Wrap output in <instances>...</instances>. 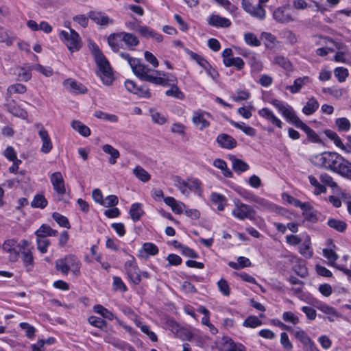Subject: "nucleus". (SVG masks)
Returning <instances> with one entry per match:
<instances>
[{
    "mask_svg": "<svg viewBox=\"0 0 351 351\" xmlns=\"http://www.w3.org/2000/svg\"><path fill=\"white\" fill-rule=\"evenodd\" d=\"M292 335H293L298 339H299L304 345L308 346L313 343L310 337L300 328H295L292 332Z\"/></svg>",
    "mask_w": 351,
    "mask_h": 351,
    "instance_id": "nucleus-33",
    "label": "nucleus"
},
{
    "mask_svg": "<svg viewBox=\"0 0 351 351\" xmlns=\"http://www.w3.org/2000/svg\"><path fill=\"white\" fill-rule=\"evenodd\" d=\"M304 218L311 222L315 223L318 220L317 211L314 210L310 204L303 210Z\"/></svg>",
    "mask_w": 351,
    "mask_h": 351,
    "instance_id": "nucleus-45",
    "label": "nucleus"
},
{
    "mask_svg": "<svg viewBox=\"0 0 351 351\" xmlns=\"http://www.w3.org/2000/svg\"><path fill=\"white\" fill-rule=\"evenodd\" d=\"M21 252V258L23 262L24 263L26 267L32 266L34 264V258L32 250L30 249H27V250H23Z\"/></svg>",
    "mask_w": 351,
    "mask_h": 351,
    "instance_id": "nucleus-53",
    "label": "nucleus"
},
{
    "mask_svg": "<svg viewBox=\"0 0 351 351\" xmlns=\"http://www.w3.org/2000/svg\"><path fill=\"white\" fill-rule=\"evenodd\" d=\"M142 250L152 256L156 255L158 253V247L152 243H145L143 245Z\"/></svg>",
    "mask_w": 351,
    "mask_h": 351,
    "instance_id": "nucleus-63",
    "label": "nucleus"
},
{
    "mask_svg": "<svg viewBox=\"0 0 351 351\" xmlns=\"http://www.w3.org/2000/svg\"><path fill=\"white\" fill-rule=\"evenodd\" d=\"M119 56L123 59L128 61L134 74L141 80L146 81L156 85L167 86L168 80L162 77L154 75V74L162 75L165 77V73H161L157 70H152L147 65L143 64L141 60L138 58H132L128 53L119 52Z\"/></svg>",
    "mask_w": 351,
    "mask_h": 351,
    "instance_id": "nucleus-1",
    "label": "nucleus"
},
{
    "mask_svg": "<svg viewBox=\"0 0 351 351\" xmlns=\"http://www.w3.org/2000/svg\"><path fill=\"white\" fill-rule=\"evenodd\" d=\"M245 43L252 47H258L261 45V41L257 38L256 36L251 32H247L244 35Z\"/></svg>",
    "mask_w": 351,
    "mask_h": 351,
    "instance_id": "nucleus-52",
    "label": "nucleus"
},
{
    "mask_svg": "<svg viewBox=\"0 0 351 351\" xmlns=\"http://www.w3.org/2000/svg\"><path fill=\"white\" fill-rule=\"evenodd\" d=\"M71 127L83 136L87 137L90 134V130L89 128L80 121H73L71 123Z\"/></svg>",
    "mask_w": 351,
    "mask_h": 351,
    "instance_id": "nucleus-34",
    "label": "nucleus"
},
{
    "mask_svg": "<svg viewBox=\"0 0 351 351\" xmlns=\"http://www.w3.org/2000/svg\"><path fill=\"white\" fill-rule=\"evenodd\" d=\"M47 199L43 195L36 194L34 195L33 200L31 202V206L33 208L43 209L47 206Z\"/></svg>",
    "mask_w": 351,
    "mask_h": 351,
    "instance_id": "nucleus-36",
    "label": "nucleus"
},
{
    "mask_svg": "<svg viewBox=\"0 0 351 351\" xmlns=\"http://www.w3.org/2000/svg\"><path fill=\"white\" fill-rule=\"evenodd\" d=\"M102 150L109 155H110V158H109V163L111 165H114L117 162V159L119 158L120 154L118 149L114 148L112 145L106 144L102 147Z\"/></svg>",
    "mask_w": 351,
    "mask_h": 351,
    "instance_id": "nucleus-31",
    "label": "nucleus"
},
{
    "mask_svg": "<svg viewBox=\"0 0 351 351\" xmlns=\"http://www.w3.org/2000/svg\"><path fill=\"white\" fill-rule=\"evenodd\" d=\"M210 199L213 203L217 204L218 210H223L226 202V199L224 195L217 193H213L210 195Z\"/></svg>",
    "mask_w": 351,
    "mask_h": 351,
    "instance_id": "nucleus-35",
    "label": "nucleus"
},
{
    "mask_svg": "<svg viewBox=\"0 0 351 351\" xmlns=\"http://www.w3.org/2000/svg\"><path fill=\"white\" fill-rule=\"evenodd\" d=\"M27 91V87L19 83L10 85L7 88V94L12 95L13 94H23Z\"/></svg>",
    "mask_w": 351,
    "mask_h": 351,
    "instance_id": "nucleus-39",
    "label": "nucleus"
},
{
    "mask_svg": "<svg viewBox=\"0 0 351 351\" xmlns=\"http://www.w3.org/2000/svg\"><path fill=\"white\" fill-rule=\"evenodd\" d=\"M317 165L328 170L337 172L343 156L336 152H325L315 156Z\"/></svg>",
    "mask_w": 351,
    "mask_h": 351,
    "instance_id": "nucleus-4",
    "label": "nucleus"
},
{
    "mask_svg": "<svg viewBox=\"0 0 351 351\" xmlns=\"http://www.w3.org/2000/svg\"><path fill=\"white\" fill-rule=\"evenodd\" d=\"M88 321L90 325L100 329H102L107 324L105 320L96 316L89 317Z\"/></svg>",
    "mask_w": 351,
    "mask_h": 351,
    "instance_id": "nucleus-58",
    "label": "nucleus"
},
{
    "mask_svg": "<svg viewBox=\"0 0 351 351\" xmlns=\"http://www.w3.org/2000/svg\"><path fill=\"white\" fill-rule=\"evenodd\" d=\"M310 244V240L307 239L305 240L304 242L299 247L300 253L306 258H311L313 255V252L311 250Z\"/></svg>",
    "mask_w": 351,
    "mask_h": 351,
    "instance_id": "nucleus-49",
    "label": "nucleus"
},
{
    "mask_svg": "<svg viewBox=\"0 0 351 351\" xmlns=\"http://www.w3.org/2000/svg\"><path fill=\"white\" fill-rule=\"evenodd\" d=\"M323 255L328 260L330 264L332 265H334L335 261L339 258V256L337 254V253L332 249H324Z\"/></svg>",
    "mask_w": 351,
    "mask_h": 351,
    "instance_id": "nucleus-61",
    "label": "nucleus"
},
{
    "mask_svg": "<svg viewBox=\"0 0 351 351\" xmlns=\"http://www.w3.org/2000/svg\"><path fill=\"white\" fill-rule=\"evenodd\" d=\"M253 202L257 204V208L259 209L264 210H271L274 209V205L272 204L259 196L256 195Z\"/></svg>",
    "mask_w": 351,
    "mask_h": 351,
    "instance_id": "nucleus-38",
    "label": "nucleus"
},
{
    "mask_svg": "<svg viewBox=\"0 0 351 351\" xmlns=\"http://www.w3.org/2000/svg\"><path fill=\"white\" fill-rule=\"evenodd\" d=\"M129 213L134 222H136L140 220L141 217L144 214L142 204L141 203H134L132 204Z\"/></svg>",
    "mask_w": 351,
    "mask_h": 351,
    "instance_id": "nucleus-28",
    "label": "nucleus"
},
{
    "mask_svg": "<svg viewBox=\"0 0 351 351\" xmlns=\"http://www.w3.org/2000/svg\"><path fill=\"white\" fill-rule=\"evenodd\" d=\"M310 82L311 80L308 76L298 77L294 80L293 85L287 86L286 89L290 90L291 93L295 94L300 92L303 86L308 84Z\"/></svg>",
    "mask_w": 351,
    "mask_h": 351,
    "instance_id": "nucleus-23",
    "label": "nucleus"
},
{
    "mask_svg": "<svg viewBox=\"0 0 351 351\" xmlns=\"http://www.w3.org/2000/svg\"><path fill=\"white\" fill-rule=\"evenodd\" d=\"M319 106L317 100L314 97H312L303 107L302 112L306 115H311L318 109Z\"/></svg>",
    "mask_w": 351,
    "mask_h": 351,
    "instance_id": "nucleus-30",
    "label": "nucleus"
},
{
    "mask_svg": "<svg viewBox=\"0 0 351 351\" xmlns=\"http://www.w3.org/2000/svg\"><path fill=\"white\" fill-rule=\"evenodd\" d=\"M63 85L71 93L84 94L88 91L84 84L72 78L66 79L63 82Z\"/></svg>",
    "mask_w": 351,
    "mask_h": 351,
    "instance_id": "nucleus-10",
    "label": "nucleus"
},
{
    "mask_svg": "<svg viewBox=\"0 0 351 351\" xmlns=\"http://www.w3.org/2000/svg\"><path fill=\"white\" fill-rule=\"evenodd\" d=\"M259 116L270 122L272 125L278 128H282V123L270 109L267 108H263L258 111Z\"/></svg>",
    "mask_w": 351,
    "mask_h": 351,
    "instance_id": "nucleus-15",
    "label": "nucleus"
},
{
    "mask_svg": "<svg viewBox=\"0 0 351 351\" xmlns=\"http://www.w3.org/2000/svg\"><path fill=\"white\" fill-rule=\"evenodd\" d=\"M216 142L223 149H232L237 147V141L227 134H220L217 136Z\"/></svg>",
    "mask_w": 351,
    "mask_h": 351,
    "instance_id": "nucleus-14",
    "label": "nucleus"
},
{
    "mask_svg": "<svg viewBox=\"0 0 351 351\" xmlns=\"http://www.w3.org/2000/svg\"><path fill=\"white\" fill-rule=\"evenodd\" d=\"M124 44L130 49L136 47L139 44L138 37L132 33L121 32Z\"/></svg>",
    "mask_w": 351,
    "mask_h": 351,
    "instance_id": "nucleus-25",
    "label": "nucleus"
},
{
    "mask_svg": "<svg viewBox=\"0 0 351 351\" xmlns=\"http://www.w3.org/2000/svg\"><path fill=\"white\" fill-rule=\"evenodd\" d=\"M319 179L323 184L330 186L334 191H337L339 189V186L330 175L326 173H322L320 175Z\"/></svg>",
    "mask_w": 351,
    "mask_h": 351,
    "instance_id": "nucleus-42",
    "label": "nucleus"
},
{
    "mask_svg": "<svg viewBox=\"0 0 351 351\" xmlns=\"http://www.w3.org/2000/svg\"><path fill=\"white\" fill-rule=\"evenodd\" d=\"M262 325V321L256 316H249L243 322V326L247 328H256Z\"/></svg>",
    "mask_w": 351,
    "mask_h": 351,
    "instance_id": "nucleus-46",
    "label": "nucleus"
},
{
    "mask_svg": "<svg viewBox=\"0 0 351 351\" xmlns=\"http://www.w3.org/2000/svg\"><path fill=\"white\" fill-rule=\"evenodd\" d=\"M223 351H245V347L240 343H236L231 339L226 342Z\"/></svg>",
    "mask_w": 351,
    "mask_h": 351,
    "instance_id": "nucleus-50",
    "label": "nucleus"
},
{
    "mask_svg": "<svg viewBox=\"0 0 351 351\" xmlns=\"http://www.w3.org/2000/svg\"><path fill=\"white\" fill-rule=\"evenodd\" d=\"M81 267L80 259L73 254H68L62 258L56 261V269L63 275H67L69 271L73 274L78 275Z\"/></svg>",
    "mask_w": 351,
    "mask_h": 351,
    "instance_id": "nucleus-3",
    "label": "nucleus"
},
{
    "mask_svg": "<svg viewBox=\"0 0 351 351\" xmlns=\"http://www.w3.org/2000/svg\"><path fill=\"white\" fill-rule=\"evenodd\" d=\"M192 121L196 126H199L201 130L210 125L209 121L204 118L202 112H194Z\"/></svg>",
    "mask_w": 351,
    "mask_h": 351,
    "instance_id": "nucleus-26",
    "label": "nucleus"
},
{
    "mask_svg": "<svg viewBox=\"0 0 351 351\" xmlns=\"http://www.w3.org/2000/svg\"><path fill=\"white\" fill-rule=\"evenodd\" d=\"M165 203L171 207L172 211L176 214H181L186 206L181 202H178L173 197H166L164 198Z\"/></svg>",
    "mask_w": 351,
    "mask_h": 351,
    "instance_id": "nucleus-22",
    "label": "nucleus"
},
{
    "mask_svg": "<svg viewBox=\"0 0 351 351\" xmlns=\"http://www.w3.org/2000/svg\"><path fill=\"white\" fill-rule=\"evenodd\" d=\"M137 32L141 36L145 38H152L158 43L162 42L163 40L162 34L157 33L152 28L145 25H141L138 27Z\"/></svg>",
    "mask_w": 351,
    "mask_h": 351,
    "instance_id": "nucleus-18",
    "label": "nucleus"
},
{
    "mask_svg": "<svg viewBox=\"0 0 351 351\" xmlns=\"http://www.w3.org/2000/svg\"><path fill=\"white\" fill-rule=\"evenodd\" d=\"M187 53L190 56V57L193 60H195L197 62V63L199 66H201L202 68L206 69L207 66H209V62L206 59H204L202 56H201L198 55L197 53H196L192 51H190V50H188Z\"/></svg>",
    "mask_w": 351,
    "mask_h": 351,
    "instance_id": "nucleus-47",
    "label": "nucleus"
},
{
    "mask_svg": "<svg viewBox=\"0 0 351 351\" xmlns=\"http://www.w3.org/2000/svg\"><path fill=\"white\" fill-rule=\"evenodd\" d=\"M93 309L95 313L101 315L104 318L109 320H112L115 318V315L112 312L101 304L95 305Z\"/></svg>",
    "mask_w": 351,
    "mask_h": 351,
    "instance_id": "nucleus-40",
    "label": "nucleus"
},
{
    "mask_svg": "<svg viewBox=\"0 0 351 351\" xmlns=\"http://www.w3.org/2000/svg\"><path fill=\"white\" fill-rule=\"evenodd\" d=\"M50 180L54 191L59 195L62 196L63 195H64L66 193V189L62 173L59 171L52 173Z\"/></svg>",
    "mask_w": 351,
    "mask_h": 351,
    "instance_id": "nucleus-12",
    "label": "nucleus"
},
{
    "mask_svg": "<svg viewBox=\"0 0 351 351\" xmlns=\"http://www.w3.org/2000/svg\"><path fill=\"white\" fill-rule=\"evenodd\" d=\"M123 40L121 37V33H112L110 34L108 37V43L111 49L118 53L121 49H123Z\"/></svg>",
    "mask_w": 351,
    "mask_h": 351,
    "instance_id": "nucleus-17",
    "label": "nucleus"
},
{
    "mask_svg": "<svg viewBox=\"0 0 351 351\" xmlns=\"http://www.w3.org/2000/svg\"><path fill=\"white\" fill-rule=\"evenodd\" d=\"M124 268L128 278L136 285H138L141 281V271L138 267L134 258L127 261L125 263Z\"/></svg>",
    "mask_w": 351,
    "mask_h": 351,
    "instance_id": "nucleus-8",
    "label": "nucleus"
},
{
    "mask_svg": "<svg viewBox=\"0 0 351 351\" xmlns=\"http://www.w3.org/2000/svg\"><path fill=\"white\" fill-rule=\"evenodd\" d=\"M335 76L339 82H343L348 76V70L343 67H337L334 71Z\"/></svg>",
    "mask_w": 351,
    "mask_h": 351,
    "instance_id": "nucleus-57",
    "label": "nucleus"
},
{
    "mask_svg": "<svg viewBox=\"0 0 351 351\" xmlns=\"http://www.w3.org/2000/svg\"><path fill=\"white\" fill-rule=\"evenodd\" d=\"M92 52L101 73V78L103 83L106 85H110L113 81V77L109 62L95 43H92Z\"/></svg>",
    "mask_w": 351,
    "mask_h": 351,
    "instance_id": "nucleus-2",
    "label": "nucleus"
},
{
    "mask_svg": "<svg viewBox=\"0 0 351 351\" xmlns=\"http://www.w3.org/2000/svg\"><path fill=\"white\" fill-rule=\"evenodd\" d=\"M234 207L232 210V215L239 220L245 219L254 220L255 219V210L250 205L241 202L239 199H234Z\"/></svg>",
    "mask_w": 351,
    "mask_h": 351,
    "instance_id": "nucleus-6",
    "label": "nucleus"
},
{
    "mask_svg": "<svg viewBox=\"0 0 351 351\" xmlns=\"http://www.w3.org/2000/svg\"><path fill=\"white\" fill-rule=\"evenodd\" d=\"M32 65L25 64L21 66H16L14 71V75L17 77L18 81L28 82L32 78Z\"/></svg>",
    "mask_w": 351,
    "mask_h": 351,
    "instance_id": "nucleus-13",
    "label": "nucleus"
},
{
    "mask_svg": "<svg viewBox=\"0 0 351 351\" xmlns=\"http://www.w3.org/2000/svg\"><path fill=\"white\" fill-rule=\"evenodd\" d=\"M36 243L38 250L45 254L47 252L48 246L50 245V241L47 238L36 237Z\"/></svg>",
    "mask_w": 351,
    "mask_h": 351,
    "instance_id": "nucleus-48",
    "label": "nucleus"
},
{
    "mask_svg": "<svg viewBox=\"0 0 351 351\" xmlns=\"http://www.w3.org/2000/svg\"><path fill=\"white\" fill-rule=\"evenodd\" d=\"M208 23L215 27L226 28L231 25V21L225 17L218 14H212L208 19Z\"/></svg>",
    "mask_w": 351,
    "mask_h": 351,
    "instance_id": "nucleus-19",
    "label": "nucleus"
},
{
    "mask_svg": "<svg viewBox=\"0 0 351 351\" xmlns=\"http://www.w3.org/2000/svg\"><path fill=\"white\" fill-rule=\"evenodd\" d=\"M52 218L59 224L60 226L68 229L71 228L70 223L66 217L57 212H54L52 214Z\"/></svg>",
    "mask_w": 351,
    "mask_h": 351,
    "instance_id": "nucleus-44",
    "label": "nucleus"
},
{
    "mask_svg": "<svg viewBox=\"0 0 351 351\" xmlns=\"http://www.w3.org/2000/svg\"><path fill=\"white\" fill-rule=\"evenodd\" d=\"M36 237L47 238V237H56L58 234V231L52 229L49 226L43 224L35 232Z\"/></svg>",
    "mask_w": 351,
    "mask_h": 351,
    "instance_id": "nucleus-27",
    "label": "nucleus"
},
{
    "mask_svg": "<svg viewBox=\"0 0 351 351\" xmlns=\"http://www.w3.org/2000/svg\"><path fill=\"white\" fill-rule=\"evenodd\" d=\"M59 37L71 53L80 49L82 40L78 33L74 29L70 28L69 32L62 30L60 32Z\"/></svg>",
    "mask_w": 351,
    "mask_h": 351,
    "instance_id": "nucleus-5",
    "label": "nucleus"
},
{
    "mask_svg": "<svg viewBox=\"0 0 351 351\" xmlns=\"http://www.w3.org/2000/svg\"><path fill=\"white\" fill-rule=\"evenodd\" d=\"M89 19L93 21L96 24L101 26H108L109 24H112L114 20L110 19L106 13L103 12L90 11L88 13Z\"/></svg>",
    "mask_w": 351,
    "mask_h": 351,
    "instance_id": "nucleus-11",
    "label": "nucleus"
},
{
    "mask_svg": "<svg viewBox=\"0 0 351 351\" xmlns=\"http://www.w3.org/2000/svg\"><path fill=\"white\" fill-rule=\"evenodd\" d=\"M274 62L283 68L287 71L293 70V65L289 60L282 56H277L274 58Z\"/></svg>",
    "mask_w": 351,
    "mask_h": 351,
    "instance_id": "nucleus-37",
    "label": "nucleus"
},
{
    "mask_svg": "<svg viewBox=\"0 0 351 351\" xmlns=\"http://www.w3.org/2000/svg\"><path fill=\"white\" fill-rule=\"evenodd\" d=\"M165 79V77H163ZM166 80H168V85H171V88L168 89L165 92V95L168 97H171L173 98H176L178 99H183L184 98V94L180 90V89L178 88V86L175 84V82L176 80H169L166 78Z\"/></svg>",
    "mask_w": 351,
    "mask_h": 351,
    "instance_id": "nucleus-21",
    "label": "nucleus"
},
{
    "mask_svg": "<svg viewBox=\"0 0 351 351\" xmlns=\"http://www.w3.org/2000/svg\"><path fill=\"white\" fill-rule=\"evenodd\" d=\"M271 104L278 110L279 112L282 113L284 117L288 121L294 124V123L298 119V117L295 114V112L291 107L285 106L284 102L278 99H273Z\"/></svg>",
    "mask_w": 351,
    "mask_h": 351,
    "instance_id": "nucleus-9",
    "label": "nucleus"
},
{
    "mask_svg": "<svg viewBox=\"0 0 351 351\" xmlns=\"http://www.w3.org/2000/svg\"><path fill=\"white\" fill-rule=\"evenodd\" d=\"M113 289L115 291H120L123 293L126 292L128 288L125 283L123 282L122 279L120 277L114 276L113 277Z\"/></svg>",
    "mask_w": 351,
    "mask_h": 351,
    "instance_id": "nucleus-59",
    "label": "nucleus"
},
{
    "mask_svg": "<svg viewBox=\"0 0 351 351\" xmlns=\"http://www.w3.org/2000/svg\"><path fill=\"white\" fill-rule=\"evenodd\" d=\"M327 223L328 226L340 232H344L347 227L346 222L336 219H330Z\"/></svg>",
    "mask_w": 351,
    "mask_h": 351,
    "instance_id": "nucleus-41",
    "label": "nucleus"
},
{
    "mask_svg": "<svg viewBox=\"0 0 351 351\" xmlns=\"http://www.w3.org/2000/svg\"><path fill=\"white\" fill-rule=\"evenodd\" d=\"M219 291L224 296H229L230 294V288L226 280L221 278L217 283Z\"/></svg>",
    "mask_w": 351,
    "mask_h": 351,
    "instance_id": "nucleus-54",
    "label": "nucleus"
},
{
    "mask_svg": "<svg viewBox=\"0 0 351 351\" xmlns=\"http://www.w3.org/2000/svg\"><path fill=\"white\" fill-rule=\"evenodd\" d=\"M229 158L232 162V168L236 173H241L250 169L248 164L243 160L237 158L234 156H230Z\"/></svg>",
    "mask_w": 351,
    "mask_h": 351,
    "instance_id": "nucleus-24",
    "label": "nucleus"
},
{
    "mask_svg": "<svg viewBox=\"0 0 351 351\" xmlns=\"http://www.w3.org/2000/svg\"><path fill=\"white\" fill-rule=\"evenodd\" d=\"M95 116L98 119H104L112 123L118 121V117L115 114H108L100 110L95 111Z\"/></svg>",
    "mask_w": 351,
    "mask_h": 351,
    "instance_id": "nucleus-56",
    "label": "nucleus"
},
{
    "mask_svg": "<svg viewBox=\"0 0 351 351\" xmlns=\"http://www.w3.org/2000/svg\"><path fill=\"white\" fill-rule=\"evenodd\" d=\"M38 135L42 140L40 152L44 154L49 153L53 148V145L48 132L45 129H41L38 132Z\"/></svg>",
    "mask_w": 351,
    "mask_h": 351,
    "instance_id": "nucleus-20",
    "label": "nucleus"
},
{
    "mask_svg": "<svg viewBox=\"0 0 351 351\" xmlns=\"http://www.w3.org/2000/svg\"><path fill=\"white\" fill-rule=\"evenodd\" d=\"M316 307L318 310L329 315L328 319L330 322L334 321L333 317L339 316V313L336 309L326 304L320 303Z\"/></svg>",
    "mask_w": 351,
    "mask_h": 351,
    "instance_id": "nucleus-29",
    "label": "nucleus"
},
{
    "mask_svg": "<svg viewBox=\"0 0 351 351\" xmlns=\"http://www.w3.org/2000/svg\"><path fill=\"white\" fill-rule=\"evenodd\" d=\"M253 16L259 19H263L265 17V10L262 5L258 4L247 10Z\"/></svg>",
    "mask_w": 351,
    "mask_h": 351,
    "instance_id": "nucleus-51",
    "label": "nucleus"
},
{
    "mask_svg": "<svg viewBox=\"0 0 351 351\" xmlns=\"http://www.w3.org/2000/svg\"><path fill=\"white\" fill-rule=\"evenodd\" d=\"M296 128L302 130L307 135L308 139L313 143H320L321 140L317 133L308 127L306 123L302 122L299 118L294 123Z\"/></svg>",
    "mask_w": 351,
    "mask_h": 351,
    "instance_id": "nucleus-16",
    "label": "nucleus"
},
{
    "mask_svg": "<svg viewBox=\"0 0 351 351\" xmlns=\"http://www.w3.org/2000/svg\"><path fill=\"white\" fill-rule=\"evenodd\" d=\"M108 342L121 350L128 349L130 351H134V348L132 346L120 339L112 338Z\"/></svg>",
    "mask_w": 351,
    "mask_h": 351,
    "instance_id": "nucleus-55",
    "label": "nucleus"
},
{
    "mask_svg": "<svg viewBox=\"0 0 351 351\" xmlns=\"http://www.w3.org/2000/svg\"><path fill=\"white\" fill-rule=\"evenodd\" d=\"M33 70L37 71L46 77H50L53 75V70L51 67H45L40 64L32 65Z\"/></svg>",
    "mask_w": 351,
    "mask_h": 351,
    "instance_id": "nucleus-64",
    "label": "nucleus"
},
{
    "mask_svg": "<svg viewBox=\"0 0 351 351\" xmlns=\"http://www.w3.org/2000/svg\"><path fill=\"white\" fill-rule=\"evenodd\" d=\"M335 123L339 130L346 132L350 129L351 125L350 121L347 118H338L336 119Z\"/></svg>",
    "mask_w": 351,
    "mask_h": 351,
    "instance_id": "nucleus-60",
    "label": "nucleus"
},
{
    "mask_svg": "<svg viewBox=\"0 0 351 351\" xmlns=\"http://www.w3.org/2000/svg\"><path fill=\"white\" fill-rule=\"evenodd\" d=\"M337 173L348 178H351V162L343 157V161L341 162Z\"/></svg>",
    "mask_w": 351,
    "mask_h": 351,
    "instance_id": "nucleus-32",
    "label": "nucleus"
},
{
    "mask_svg": "<svg viewBox=\"0 0 351 351\" xmlns=\"http://www.w3.org/2000/svg\"><path fill=\"white\" fill-rule=\"evenodd\" d=\"M134 174L142 182H146L149 180L150 175L147 171L140 166H136L133 170Z\"/></svg>",
    "mask_w": 351,
    "mask_h": 351,
    "instance_id": "nucleus-43",
    "label": "nucleus"
},
{
    "mask_svg": "<svg viewBox=\"0 0 351 351\" xmlns=\"http://www.w3.org/2000/svg\"><path fill=\"white\" fill-rule=\"evenodd\" d=\"M273 17L280 23H289L295 20V12L289 5L276 8L273 12Z\"/></svg>",
    "mask_w": 351,
    "mask_h": 351,
    "instance_id": "nucleus-7",
    "label": "nucleus"
},
{
    "mask_svg": "<svg viewBox=\"0 0 351 351\" xmlns=\"http://www.w3.org/2000/svg\"><path fill=\"white\" fill-rule=\"evenodd\" d=\"M173 181L175 186L182 194L189 193V191L186 190V180H182L180 176H175Z\"/></svg>",
    "mask_w": 351,
    "mask_h": 351,
    "instance_id": "nucleus-62",
    "label": "nucleus"
}]
</instances>
